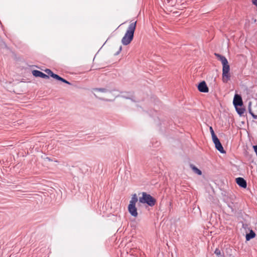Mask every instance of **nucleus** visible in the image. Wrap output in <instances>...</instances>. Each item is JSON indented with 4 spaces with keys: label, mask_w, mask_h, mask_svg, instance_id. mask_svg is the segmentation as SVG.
I'll list each match as a JSON object with an SVG mask.
<instances>
[{
    "label": "nucleus",
    "mask_w": 257,
    "mask_h": 257,
    "mask_svg": "<svg viewBox=\"0 0 257 257\" xmlns=\"http://www.w3.org/2000/svg\"><path fill=\"white\" fill-rule=\"evenodd\" d=\"M218 59L221 62L222 64V80L224 83H227L230 79V66L227 59L223 56L219 54H215Z\"/></svg>",
    "instance_id": "1"
},
{
    "label": "nucleus",
    "mask_w": 257,
    "mask_h": 257,
    "mask_svg": "<svg viewBox=\"0 0 257 257\" xmlns=\"http://www.w3.org/2000/svg\"><path fill=\"white\" fill-rule=\"evenodd\" d=\"M137 21H132L128 28L121 39V43L124 45H127L131 43L134 38V33L136 28Z\"/></svg>",
    "instance_id": "2"
},
{
    "label": "nucleus",
    "mask_w": 257,
    "mask_h": 257,
    "mask_svg": "<svg viewBox=\"0 0 257 257\" xmlns=\"http://www.w3.org/2000/svg\"><path fill=\"white\" fill-rule=\"evenodd\" d=\"M140 203H146L150 206H153L156 203V200L151 195L146 192H142V197H140L139 199Z\"/></svg>",
    "instance_id": "3"
},
{
    "label": "nucleus",
    "mask_w": 257,
    "mask_h": 257,
    "mask_svg": "<svg viewBox=\"0 0 257 257\" xmlns=\"http://www.w3.org/2000/svg\"><path fill=\"white\" fill-rule=\"evenodd\" d=\"M198 89L201 92L206 93L209 91L208 87L204 81H202L199 84L198 86Z\"/></svg>",
    "instance_id": "4"
},
{
    "label": "nucleus",
    "mask_w": 257,
    "mask_h": 257,
    "mask_svg": "<svg viewBox=\"0 0 257 257\" xmlns=\"http://www.w3.org/2000/svg\"><path fill=\"white\" fill-rule=\"evenodd\" d=\"M128 210L132 216L137 217L138 216L137 209L136 205L129 204L128 206Z\"/></svg>",
    "instance_id": "5"
},
{
    "label": "nucleus",
    "mask_w": 257,
    "mask_h": 257,
    "mask_svg": "<svg viewBox=\"0 0 257 257\" xmlns=\"http://www.w3.org/2000/svg\"><path fill=\"white\" fill-rule=\"evenodd\" d=\"M242 100L241 96L238 94H235L233 99V104L236 106H241L242 105Z\"/></svg>",
    "instance_id": "6"
},
{
    "label": "nucleus",
    "mask_w": 257,
    "mask_h": 257,
    "mask_svg": "<svg viewBox=\"0 0 257 257\" xmlns=\"http://www.w3.org/2000/svg\"><path fill=\"white\" fill-rule=\"evenodd\" d=\"M236 183L237 184L238 186L243 188H246L247 186V183L245 180H244L243 178L238 177L236 179Z\"/></svg>",
    "instance_id": "7"
},
{
    "label": "nucleus",
    "mask_w": 257,
    "mask_h": 257,
    "mask_svg": "<svg viewBox=\"0 0 257 257\" xmlns=\"http://www.w3.org/2000/svg\"><path fill=\"white\" fill-rule=\"evenodd\" d=\"M32 74L35 77H40L43 78H49V76L47 74H45L39 70H33L32 71Z\"/></svg>",
    "instance_id": "8"
},
{
    "label": "nucleus",
    "mask_w": 257,
    "mask_h": 257,
    "mask_svg": "<svg viewBox=\"0 0 257 257\" xmlns=\"http://www.w3.org/2000/svg\"><path fill=\"white\" fill-rule=\"evenodd\" d=\"M107 90L105 88H94L93 89V92L94 93V95L95 96H97V94H98L99 93H106L107 92Z\"/></svg>",
    "instance_id": "9"
},
{
    "label": "nucleus",
    "mask_w": 257,
    "mask_h": 257,
    "mask_svg": "<svg viewBox=\"0 0 257 257\" xmlns=\"http://www.w3.org/2000/svg\"><path fill=\"white\" fill-rule=\"evenodd\" d=\"M215 148L218 151H219L221 153H225V151H224L221 144L220 142L217 143V144H216L215 145Z\"/></svg>",
    "instance_id": "10"
},
{
    "label": "nucleus",
    "mask_w": 257,
    "mask_h": 257,
    "mask_svg": "<svg viewBox=\"0 0 257 257\" xmlns=\"http://www.w3.org/2000/svg\"><path fill=\"white\" fill-rule=\"evenodd\" d=\"M255 236V233L254 232L251 230L248 233L246 234V240H249L250 239L254 238Z\"/></svg>",
    "instance_id": "11"
},
{
    "label": "nucleus",
    "mask_w": 257,
    "mask_h": 257,
    "mask_svg": "<svg viewBox=\"0 0 257 257\" xmlns=\"http://www.w3.org/2000/svg\"><path fill=\"white\" fill-rule=\"evenodd\" d=\"M190 167L192 169V170L193 171V172L199 175H201L202 174V172L201 170H200L199 169H198L196 166H195L193 164H190Z\"/></svg>",
    "instance_id": "12"
},
{
    "label": "nucleus",
    "mask_w": 257,
    "mask_h": 257,
    "mask_svg": "<svg viewBox=\"0 0 257 257\" xmlns=\"http://www.w3.org/2000/svg\"><path fill=\"white\" fill-rule=\"evenodd\" d=\"M138 199L137 196V195H136V194H134L133 195L131 201H130L129 204L136 205V204L138 202Z\"/></svg>",
    "instance_id": "13"
},
{
    "label": "nucleus",
    "mask_w": 257,
    "mask_h": 257,
    "mask_svg": "<svg viewBox=\"0 0 257 257\" xmlns=\"http://www.w3.org/2000/svg\"><path fill=\"white\" fill-rule=\"evenodd\" d=\"M214 253L217 257H224V253L223 252H221L219 248H216L214 251Z\"/></svg>",
    "instance_id": "14"
},
{
    "label": "nucleus",
    "mask_w": 257,
    "mask_h": 257,
    "mask_svg": "<svg viewBox=\"0 0 257 257\" xmlns=\"http://www.w3.org/2000/svg\"><path fill=\"white\" fill-rule=\"evenodd\" d=\"M45 72L47 74L48 76L50 75L51 77L55 79L57 78L56 76H58V75L53 73V72L50 69H46L45 70Z\"/></svg>",
    "instance_id": "15"
},
{
    "label": "nucleus",
    "mask_w": 257,
    "mask_h": 257,
    "mask_svg": "<svg viewBox=\"0 0 257 257\" xmlns=\"http://www.w3.org/2000/svg\"><path fill=\"white\" fill-rule=\"evenodd\" d=\"M210 130V133L211 134L212 141H214V140H217L218 139V138H217V136L215 135V134L214 132V130Z\"/></svg>",
    "instance_id": "16"
},
{
    "label": "nucleus",
    "mask_w": 257,
    "mask_h": 257,
    "mask_svg": "<svg viewBox=\"0 0 257 257\" xmlns=\"http://www.w3.org/2000/svg\"><path fill=\"white\" fill-rule=\"evenodd\" d=\"M210 130V133L211 134L212 141H214V140H217L218 139V138H217V136L215 135V134L214 132V130Z\"/></svg>",
    "instance_id": "17"
},
{
    "label": "nucleus",
    "mask_w": 257,
    "mask_h": 257,
    "mask_svg": "<svg viewBox=\"0 0 257 257\" xmlns=\"http://www.w3.org/2000/svg\"><path fill=\"white\" fill-rule=\"evenodd\" d=\"M57 77V78L56 79L57 80H60V81H61L65 83H67V84H70V83L67 81L66 80L63 79V78L60 77L59 75H58V76H56Z\"/></svg>",
    "instance_id": "18"
},
{
    "label": "nucleus",
    "mask_w": 257,
    "mask_h": 257,
    "mask_svg": "<svg viewBox=\"0 0 257 257\" xmlns=\"http://www.w3.org/2000/svg\"><path fill=\"white\" fill-rule=\"evenodd\" d=\"M226 255L230 256L231 254L232 249L230 247H227L225 248Z\"/></svg>",
    "instance_id": "19"
},
{
    "label": "nucleus",
    "mask_w": 257,
    "mask_h": 257,
    "mask_svg": "<svg viewBox=\"0 0 257 257\" xmlns=\"http://www.w3.org/2000/svg\"><path fill=\"white\" fill-rule=\"evenodd\" d=\"M160 143L158 141H156L155 143L153 142H152V146L154 147H158L160 146Z\"/></svg>",
    "instance_id": "20"
},
{
    "label": "nucleus",
    "mask_w": 257,
    "mask_h": 257,
    "mask_svg": "<svg viewBox=\"0 0 257 257\" xmlns=\"http://www.w3.org/2000/svg\"><path fill=\"white\" fill-rule=\"evenodd\" d=\"M251 2L253 5L256 6L257 11V0H251Z\"/></svg>",
    "instance_id": "21"
},
{
    "label": "nucleus",
    "mask_w": 257,
    "mask_h": 257,
    "mask_svg": "<svg viewBox=\"0 0 257 257\" xmlns=\"http://www.w3.org/2000/svg\"><path fill=\"white\" fill-rule=\"evenodd\" d=\"M237 111L239 114H242L244 112V110L240 109L237 110Z\"/></svg>",
    "instance_id": "22"
},
{
    "label": "nucleus",
    "mask_w": 257,
    "mask_h": 257,
    "mask_svg": "<svg viewBox=\"0 0 257 257\" xmlns=\"http://www.w3.org/2000/svg\"><path fill=\"white\" fill-rule=\"evenodd\" d=\"M213 142L214 144V145H215L216 144H217V143H219L220 142L219 140L218 139H217V140H214V141H213Z\"/></svg>",
    "instance_id": "23"
},
{
    "label": "nucleus",
    "mask_w": 257,
    "mask_h": 257,
    "mask_svg": "<svg viewBox=\"0 0 257 257\" xmlns=\"http://www.w3.org/2000/svg\"><path fill=\"white\" fill-rule=\"evenodd\" d=\"M45 160H47V161H53V160H52V159H51L50 158H49V157H46V158H45Z\"/></svg>",
    "instance_id": "24"
},
{
    "label": "nucleus",
    "mask_w": 257,
    "mask_h": 257,
    "mask_svg": "<svg viewBox=\"0 0 257 257\" xmlns=\"http://www.w3.org/2000/svg\"><path fill=\"white\" fill-rule=\"evenodd\" d=\"M121 49H122V47L121 46H120L119 47V50L116 54H118L121 51Z\"/></svg>",
    "instance_id": "25"
},
{
    "label": "nucleus",
    "mask_w": 257,
    "mask_h": 257,
    "mask_svg": "<svg viewBox=\"0 0 257 257\" xmlns=\"http://www.w3.org/2000/svg\"><path fill=\"white\" fill-rule=\"evenodd\" d=\"M228 206L231 209V211H233V208L232 206V205H230V204H228Z\"/></svg>",
    "instance_id": "26"
},
{
    "label": "nucleus",
    "mask_w": 257,
    "mask_h": 257,
    "mask_svg": "<svg viewBox=\"0 0 257 257\" xmlns=\"http://www.w3.org/2000/svg\"><path fill=\"white\" fill-rule=\"evenodd\" d=\"M252 115L253 116L254 118H256V116H255L252 113H251Z\"/></svg>",
    "instance_id": "27"
}]
</instances>
